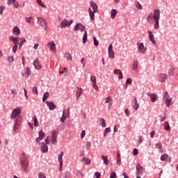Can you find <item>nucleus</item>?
I'll list each match as a JSON object with an SVG mask.
<instances>
[{"instance_id": "f257e3e1", "label": "nucleus", "mask_w": 178, "mask_h": 178, "mask_svg": "<svg viewBox=\"0 0 178 178\" xmlns=\"http://www.w3.org/2000/svg\"><path fill=\"white\" fill-rule=\"evenodd\" d=\"M20 164H21V168L23 169V170L25 172H29V156L24 152H23L22 154H21Z\"/></svg>"}, {"instance_id": "f03ea898", "label": "nucleus", "mask_w": 178, "mask_h": 178, "mask_svg": "<svg viewBox=\"0 0 178 178\" xmlns=\"http://www.w3.org/2000/svg\"><path fill=\"white\" fill-rule=\"evenodd\" d=\"M90 7L88 8V13L90 20H95V13L98 12V6L97 3L93 1H90L89 3Z\"/></svg>"}, {"instance_id": "7ed1b4c3", "label": "nucleus", "mask_w": 178, "mask_h": 178, "mask_svg": "<svg viewBox=\"0 0 178 178\" xmlns=\"http://www.w3.org/2000/svg\"><path fill=\"white\" fill-rule=\"evenodd\" d=\"M161 17V14H160V10L156 9L154 10V20H155V25H154V29L157 30L159 29V20Z\"/></svg>"}, {"instance_id": "20e7f679", "label": "nucleus", "mask_w": 178, "mask_h": 178, "mask_svg": "<svg viewBox=\"0 0 178 178\" xmlns=\"http://www.w3.org/2000/svg\"><path fill=\"white\" fill-rule=\"evenodd\" d=\"M38 24L40 26H41L43 28V29H44L45 31L47 30V28H48L47 22L43 17H38Z\"/></svg>"}, {"instance_id": "39448f33", "label": "nucleus", "mask_w": 178, "mask_h": 178, "mask_svg": "<svg viewBox=\"0 0 178 178\" xmlns=\"http://www.w3.org/2000/svg\"><path fill=\"white\" fill-rule=\"evenodd\" d=\"M21 114V108H16L14 110H13L10 119L15 120L17 118H19V115Z\"/></svg>"}, {"instance_id": "423d86ee", "label": "nucleus", "mask_w": 178, "mask_h": 178, "mask_svg": "<svg viewBox=\"0 0 178 178\" xmlns=\"http://www.w3.org/2000/svg\"><path fill=\"white\" fill-rule=\"evenodd\" d=\"M138 52L141 54H145L146 53L147 49L144 46V43H137Z\"/></svg>"}, {"instance_id": "0eeeda50", "label": "nucleus", "mask_w": 178, "mask_h": 178, "mask_svg": "<svg viewBox=\"0 0 178 178\" xmlns=\"http://www.w3.org/2000/svg\"><path fill=\"white\" fill-rule=\"evenodd\" d=\"M73 30L74 31H80L81 32L84 31L86 30V26L83 25L81 23H77L74 25Z\"/></svg>"}, {"instance_id": "6e6552de", "label": "nucleus", "mask_w": 178, "mask_h": 178, "mask_svg": "<svg viewBox=\"0 0 178 178\" xmlns=\"http://www.w3.org/2000/svg\"><path fill=\"white\" fill-rule=\"evenodd\" d=\"M164 100L166 104V106L169 107L170 105H172V98H170V95L168 92H165L164 95Z\"/></svg>"}, {"instance_id": "1a4fd4ad", "label": "nucleus", "mask_w": 178, "mask_h": 178, "mask_svg": "<svg viewBox=\"0 0 178 178\" xmlns=\"http://www.w3.org/2000/svg\"><path fill=\"white\" fill-rule=\"evenodd\" d=\"M90 82L92 83V87L95 91H99V87L97 84V78L95 76H90Z\"/></svg>"}, {"instance_id": "9d476101", "label": "nucleus", "mask_w": 178, "mask_h": 178, "mask_svg": "<svg viewBox=\"0 0 178 178\" xmlns=\"http://www.w3.org/2000/svg\"><path fill=\"white\" fill-rule=\"evenodd\" d=\"M47 47L50 49L51 51H53L54 54L56 53V44L54 41L47 43Z\"/></svg>"}, {"instance_id": "9b49d317", "label": "nucleus", "mask_w": 178, "mask_h": 178, "mask_svg": "<svg viewBox=\"0 0 178 178\" xmlns=\"http://www.w3.org/2000/svg\"><path fill=\"white\" fill-rule=\"evenodd\" d=\"M57 138H58V133H56V131H54L51 133V144L55 145L57 142Z\"/></svg>"}, {"instance_id": "f8f14e48", "label": "nucleus", "mask_w": 178, "mask_h": 178, "mask_svg": "<svg viewBox=\"0 0 178 178\" xmlns=\"http://www.w3.org/2000/svg\"><path fill=\"white\" fill-rule=\"evenodd\" d=\"M108 57L113 59L115 58V52L113 50V44H111L108 47Z\"/></svg>"}, {"instance_id": "ddd939ff", "label": "nucleus", "mask_w": 178, "mask_h": 178, "mask_svg": "<svg viewBox=\"0 0 178 178\" xmlns=\"http://www.w3.org/2000/svg\"><path fill=\"white\" fill-rule=\"evenodd\" d=\"M45 138V133L40 130L39 132V137L35 138V141L39 143L41 140H43Z\"/></svg>"}, {"instance_id": "4468645a", "label": "nucleus", "mask_w": 178, "mask_h": 178, "mask_svg": "<svg viewBox=\"0 0 178 178\" xmlns=\"http://www.w3.org/2000/svg\"><path fill=\"white\" fill-rule=\"evenodd\" d=\"M145 168L140 165V164L136 165V171L139 175H142L144 173Z\"/></svg>"}, {"instance_id": "2eb2a0df", "label": "nucleus", "mask_w": 178, "mask_h": 178, "mask_svg": "<svg viewBox=\"0 0 178 178\" xmlns=\"http://www.w3.org/2000/svg\"><path fill=\"white\" fill-rule=\"evenodd\" d=\"M39 145H40L41 151L43 153H46L48 151V146L44 143H40Z\"/></svg>"}, {"instance_id": "dca6fc26", "label": "nucleus", "mask_w": 178, "mask_h": 178, "mask_svg": "<svg viewBox=\"0 0 178 178\" xmlns=\"http://www.w3.org/2000/svg\"><path fill=\"white\" fill-rule=\"evenodd\" d=\"M33 66L36 70H40L42 68L41 64L38 58H35L33 62Z\"/></svg>"}, {"instance_id": "f3484780", "label": "nucleus", "mask_w": 178, "mask_h": 178, "mask_svg": "<svg viewBox=\"0 0 178 178\" xmlns=\"http://www.w3.org/2000/svg\"><path fill=\"white\" fill-rule=\"evenodd\" d=\"M132 105H133V108L135 111H138L140 106L139 104L138 103L137 98H134V99L132 101Z\"/></svg>"}, {"instance_id": "a211bd4d", "label": "nucleus", "mask_w": 178, "mask_h": 178, "mask_svg": "<svg viewBox=\"0 0 178 178\" xmlns=\"http://www.w3.org/2000/svg\"><path fill=\"white\" fill-rule=\"evenodd\" d=\"M82 94H83V89L81 88L77 87V90H76V101H78L79 99V98L81 97Z\"/></svg>"}, {"instance_id": "6ab92c4d", "label": "nucleus", "mask_w": 178, "mask_h": 178, "mask_svg": "<svg viewBox=\"0 0 178 178\" xmlns=\"http://www.w3.org/2000/svg\"><path fill=\"white\" fill-rule=\"evenodd\" d=\"M149 39L152 42L153 44H156V41L154 40V36L152 31H148Z\"/></svg>"}, {"instance_id": "aec40b11", "label": "nucleus", "mask_w": 178, "mask_h": 178, "mask_svg": "<svg viewBox=\"0 0 178 178\" xmlns=\"http://www.w3.org/2000/svg\"><path fill=\"white\" fill-rule=\"evenodd\" d=\"M46 104L49 106V109L50 111H54L56 108V105L53 102H47Z\"/></svg>"}, {"instance_id": "412c9836", "label": "nucleus", "mask_w": 178, "mask_h": 178, "mask_svg": "<svg viewBox=\"0 0 178 178\" xmlns=\"http://www.w3.org/2000/svg\"><path fill=\"white\" fill-rule=\"evenodd\" d=\"M10 40L14 42L15 45H17L19 41V37H14V36H10Z\"/></svg>"}, {"instance_id": "4be33fe9", "label": "nucleus", "mask_w": 178, "mask_h": 178, "mask_svg": "<svg viewBox=\"0 0 178 178\" xmlns=\"http://www.w3.org/2000/svg\"><path fill=\"white\" fill-rule=\"evenodd\" d=\"M70 26V23L68 22V21L67 19H64L61 24H60V28L63 29L65 28L66 26Z\"/></svg>"}, {"instance_id": "5701e85b", "label": "nucleus", "mask_w": 178, "mask_h": 178, "mask_svg": "<svg viewBox=\"0 0 178 178\" xmlns=\"http://www.w3.org/2000/svg\"><path fill=\"white\" fill-rule=\"evenodd\" d=\"M149 97H150V100L152 103H154L156 101V99H158V97H157L156 94H155V93L149 95Z\"/></svg>"}, {"instance_id": "b1692460", "label": "nucleus", "mask_w": 178, "mask_h": 178, "mask_svg": "<svg viewBox=\"0 0 178 178\" xmlns=\"http://www.w3.org/2000/svg\"><path fill=\"white\" fill-rule=\"evenodd\" d=\"M161 82H165L166 79H168V75L165 73H161L159 75Z\"/></svg>"}, {"instance_id": "393cba45", "label": "nucleus", "mask_w": 178, "mask_h": 178, "mask_svg": "<svg viewBox=\"0 0 178 178\" xmlns=\"http://www.w3.org/2000/svg\"><path fill=\"white\" fill-rule=\"evenodd\" d=\"M13 34H14L16 36L19 35V34H20V29H19V28L17 27V26H15L14 28V29H13Z\"/></svg>"}, {"instance_id": "a878e982", "label": "nucleus", "mask_w": 178, "mask_h": 178, "mask_svg": "<svg viewBox=\"0 0 178 178\" xmlns=\"http://www.w3.org/2000/svg\"><path fill=\"white\" fill-rule=\"evenodd\" d=\"M63 115L67 118H70V107L68 108V109L63 111Z\"/></svg>"}, {"instance_id": "bb28decb", "label": "nucleus", "mask_w": 178, "mask_h": 178, "mask_svg": "<svg viewBox=\"0 0 178 178\" xmlns=\"http://www.w3.org/2000/svg\"><path fill=\"white\" fill-rule=\"evenodd\" d=\"M64 155V152H61L59 153V154L58 155V161L59 162V163H63V156Z\"/></svg>"}, {"instance_id": "cd10ccee", "label": "nucleus", "mask_w": 178, "mask_h": 178, "mask_svg": "<svg viewBox=\"0 0 178 178\" xmlns=\"http://www.w3.org/2000/svg\"><path fill=\"white\" fill-rule=\"evenodd\" d=\"M49 97H50L49 92H47L46 93H44L43 95L42 102H45L47 100V98H49Z\"/></svg>"}, {"instance_id": "c85d7f7f", "label": "nucleus", "mask_w": 178, "mask_h": 178, "mask_svg": "<svg viewBox=\"0 0 178 178\" xmlns=\"http://www.w3.org/2000/svg\"><path fill=\"white\" fill-rule=\"evenodd\" d=\"M117 13H118L117 10H115V9H112L111 13V19H115V17Z\"/></svg>"}, {"instance_id": "c756f323", "label": "nucleus", "mask_w": 178, "mask_h": 178, "mask_svg": "<svg viewBox=\"0 0 178 178\" xmlns=\"http://www.w3.org/2000/svg\"><path fill=\"white\" fill-rule=\"evenodd\" d=\"M138 61L134 60L133 62V65H132L133 70H136L138 69Z\"/></svg>"}, {"instance_id": "7c9ffc66", "label": "nucleus", "mask_w": 178, "mask_h": 178, "mask_svg": "<svg viewBox=\"0 0 178 178\" xmlns=\"http://www.w3.org/2000/svg\"><path fill=\"white\" fill-rule=\"evenodd\" d=\"M87 37H88V33H87V31H86L85 33L83 34V38H82L83 44L86 43V41H87V39H88Z\"/></svg>"}, {"instance_id": "2f4dec72", "label": "nucleus", "mask_w": 178, "mask_h": 178, "mask_svg": "<svg viewBox=\"0 0 178 178\" xmlns=\"http://www.w3.org/2000/svg\"><path fill=\"white\" fill-rule=\"evenodd\" d=\"M163 126L165 131H170V127L168 122H164Z\"/></svg>"}, {"instance_id": "473e14b6", "label": "nucleus", "mask_w": 178, "mask_h": 178, "mask_svg": "<svg viewBox=\"0 0 178 178\" xmlns=\"http://www.w3.org/2000/svg\"><path fill=\"white\" fill-rule=\"evenodd\" d=\"M153 19H154V14H150L147 17V22L151 23L153 21Z\"/></svg>"}, {"instance_id": "72a5a7b5", "label": "nucleus", "mask_w": 178, "mask_h": 178, "mask_svg": "<svg viewBox=\"0 0 178 178\" xmlns=\"http://www.w3.org/2000/svg\"><path fill=\"white\" fill-rule=\"evenodd\" d=\"M26 40L25 38H22L20 42L19 43V49H21L23 44L26 43Z\"/></svg>"}, {"instance_id": "f704fd0d", "label": "nucleus", "mask_w": 178, "mask_h": 178, "mask_svg": "<svg viewBox=\"0 0 178 178\" xmlns=\"http://www.w3.org/2000/svg\"><path fill=\"white\" fill-rule=\"evenodd\" d=\"M168 159V154H165L161 155V161H165Z\"/></svg>"}, {"instance_id": "c9c22d12", "label": "nucleus", "mask_w": 178, "mask_h": 178, "mask_svg": "<svg viewBox=\"0 0 178 178\" xmlns=\"http://www.w3.org/2000/svg\"><path fill=\"white\" fill-rule=\"evenodd\" d=\"M102 159L103 160V162L104 163L105 165H108V156H102Z\"/></svg>"}, {"instance_id": "e433bc0d", "label": "nucleus", "mask_w": 178, "mask_h": 178, "mask_svg": "<svg viewBox=\"0 0 178 178\" xmlns=\"http://www.w3.org/2000/svg\"><path fill=\"white\" fill-rule=\"evenodd\" d=\"M82 162H83V165L90 164V160L89 159H87V158H83L82 159Z\"/></svg>"}, {"instance_id": "4c0bfd02", "label": "nucleus", "mask_w": 178, "mask_h": 178, "mask_svg": "<svg viewBox=\"0 0 178 178\" xmlns=\"http://www.w3.org/2000/svg\"><path fill=\"white\" fill-rule=\"evenodd\" d=\"M19 118H16L15 122V126H14V131H16L17 127H19Z\"/></svg>"}, {"instance_id": "58836bf2", "label": "nucleus", "mask_w": 178, "mask_h": 178, "mask_svg": "<svg viewBox=\"0 0 178 178\" xmlns=\"http://www.w3.org/2000/svg\"><path fill=\"white\" fill-rule=\"evenodd\" d=\"M26 74L28 76H30L31 75V70L29 67L26 68V73H22V76L24 77L26 76Z\"/></svg>"}, {"instance_id": "ea45409f", "label": "nucleus", "mask_w": 178, "mask_h": 178, "mask_svg": "<svg viewBox=\"0 0 178 178\" xmlns=\"http://www.w3.org/2000/svg\"><path fill=\"white\" fill-rule=\"evenodd\" d=\"M33 121H34V126L35 127H38L39 126V122H38L37 117L35 115L33 116Z\"/></svg>"}, {"instance_id": "a19ab883", "label": "nucleus", "mask_w": 178, "mask_h": 178, "mask_svg": "<svg viewBox=\"0 0 178 178\" xmlns=\"http://www.w3.org/2000/svg\"><path fill=\"white\" fill-rule=\"evenodd\" d=\"M93 40H94V44L95 47H98L99 46V41L97 40V38H95V36L93 37Z\"/></svg>"}, {"instance_id": "79ce46f5", "label": "nucleus", "mask_w": 178, "mask_h": 178, "mask_svg": "<svg viewBox=\"0 0 178 178\" xmlns=\"http://www.w3.org/2000/svg\"><path fill=\"white\" fill-rule=\"evenodd\" d=\"M32 92H33V93H35L36 95H38V89H37V87H36V86H34V87L32 88Z\"/></svg>"}, {"instance_id": "37998d69", "label": "nucleus", "mask_w": 178, "mask_h": 178, "mask_svg": "<svg viewBox=\"0 0 178 178\" xmlns=\"http://www.w3.org/2000/svg\"><path fill=\"white\" fill-rule=\"evenodd\" d=\"M136 7L139 10H142V6L138 1L136 2Z\"/></svg>"}, {"instance_id": "c03bdc74", "label": "nucleus", "mask_w": 178, "mask_h": 178, "mask_svg": "<svg viewBox=\"0 0 178 178\" xmlns=\"http://www.w3.org/2000/svg\"><path fill=\"white\" fill-rule=\"evenodd\" d=\"M36 2H38V3L41 6L42 8H45V5L44 3H42V1L41 0H36Z\"/></svg>"}, {"instance_id": "a18cd8bd", "label": "nucleus", "mask_w": 178, "mask_h": 178, "mask_svg": "<svg viewBox=\"0 0 178 178\" xmlns=\"http://www.w3.org/2000/svg\"><path fill=\"white\" fill-rule=\"evenodd\" d=\"M155 147H156V149H159L162 150L163 146H162L161 143H156L155 145Z\"/></svg>"}, {"instance_id": "49530a36", "label": "nucleus", "mask_w": 178, "mask_h": 178, "mask_svg": "<svg viewBox=\"0 0 178 178\" xmlns=\"http://www.w3.org/2000/svg\"><path fill=\"white\" fill-rule=\"evenodd\" d=\"M38 178H47L44 172H40L38 174Z\"/></svg>"}, {"instance_id": "de8ad7c7", "label": "nucleus", "mask_w": 178, "mask_h": 178, "mask_svg": "<svg viewBox=\"0 0 178 178\" xmlns=\"http://www.w3.org/2000/svg\"><path fill=\"white\" fill-rule=\"evenodd\" d=\"M46 144L49 145L51 143V136H47L45 139Z\"/></svg>"}, {"instance_id": "09e8293b", "label": "nucleus", "mask_w": 178, "mask_h": 178, "mask_svg": "<svg viewBox=\"0 0 178 178\" xmlns=\"http://www.w3.org/2000/svg\"><path fill=\"white\" fill-rule=\"evenodd\" d=\"M65 58H67V60H70V61H72V56L71 54L70 53H67L65 54Z\"/></svg>"}, {"instance_id": "8fccbe9b", "label": "nucleus", "mask_w": 178, "mask_h": 178, "mask_svg": "<svg viewBox=\"0 0 178 178\" xmlns=\"http://www.w3.org/2000/svg\"><path fill=\"white\" fill-rule=\"evenodd\" d=\"M101 121H102V127H106V120H104L103 118H102Z\"/></svg>"}, {"instance_id": "3c124183", "label": "nucleus", "mask_w": 178, "mask_h": 178, "mask_svg": "<svg viewBox=\"0 0 178 178\" xmlns=\"http://www.w3.org/2000/svg\"><path fill=\"white\" fill-rule=\"evenodd\" d=\"M85 136H86V131L85 130H82L81 131V139H83Z\"/></svg>"}, {"instance_id": "603ef678", "label": "nucleus", "mask_w": 178, "mask_h": 178, "mask_svg": "<svg viewBox=\"0 0 178 178\" xmlns=\"http://www.w3.org/2000/svg\"><path fill=\"white\" fill-rule=\"evenodd\" d=\"M110 178H117L116 172H111L110 175Z\"/></svg>"}, {"instance_id": "864d4df0", "label": "nucleus", "mask_w": 178, "mask_h": 178, "mask_svg": "<svg viewBox=\"0 0 178 178\" xmlns=\"http://www.w3.org/2000/svg\"><path fill=\"white\" fill-rule=\"evenodd\" d=\"M31 19H32V17H27V18H26V22L28 24H31Z\"/></svg>"}, {"instance_id": "5fc2aeb1", "label": "nucleus", "mask_w": 178, "mask_h": 178, "mask_svg": "<svg viewBox=\"0 0 178 178\" xmlns=\"http://www.w3.org/2000/svg\"><path fill=\"white\" fill-rule=\"evenodd\" d=\"M10 92H11V95H12L16 96V95H17L16 89H11V90H10Z\"/></svg>"}, {"instance_id": "6e6d98bb", "label": "nucleus", "mask_w": 178, "mask_h": 178, "mask_svg": "<svg viewBox=\"0 0 178 178\" xmlns=\"http://www.w3.org/2000/svg\"><path fill=\"white\" fill-rule=\"evenodd\" d=\"M66 119H68V118L65 117V115H63L62 118H60V121L63 123Z\"/></svg>"}, {"instance_id": "4d7b16f0", "label": "nucleus", "mask_w": 178, "mask_h": 178, "mask_svg": "<svg viewBox=\"0 0 178 178\" xmlns=\"http://www.w3.org/2000/svg\"><path fill=\"white\" fill-rule=\"evenodd\" d=\"M13 6H14L15 8H19V3H17V2L16 1V0H15V2L13 3Z\"/></svg>"}, {"instance_id": "13d9d810", "label": "nucleus", "mask_w": 178, "mask_h": 178, "mask_svg": "<svg viewBox=\"0 0 178 178\" xmlns=\"http://www.w3.org/2000/svg\"><path fill=\"white\" fill-rule=\"evenodd\" d=\"M168 75L169 76H173V69L171 68L168 70Z\"/></svg>"}, {"instance_id": "bf43d9fd", "label": "nucleus", "mask_w": 178, "mask_h": 178, "mask_svg": "<svg viewBox=\"0 0 178 178\" xmlns=\"http://www.w3.org/2000/svg\"><path fill=\"white\" fill-rule=\"evenodd\" d=\"M5 10L4 6H0V15H2L3 13V10Z\"/></svg>"}, {"instance_id": "052dcab7", "label": "nucleus", "mask_w": 178, "mask_h": 178, "mask_svg": "<svg viewBox=\"0 0 178 178\" xmlns=\"http://www.w3.org/2000/svg\"><path fill=\"white\" fill-rule=\"evenodd\" d=\"M105 100H106L105 104H108L110 102H112L111 97L106 98Z\"/></svg>"}, {"instance_id": "680f3d73", "label": "nucleus", "mask_w": 178, "mask_h": 178, "mask_svg": "<svg viewBox=\"0 0 178 178\" xmlns=\"http://www.w3.org/2000/svg\"><path fill=\"white\" fill-rule=\"evenodd\" d=\"M14 60H15L14 56L8 57V61H9L10 63H13Z\"/></svg>"}, {"instance_id": "e2e57ef3", "label": "nucleus", "mask_w": 178, "mask_h": 178, "mask_svg": "<svg viewBox=\"0 0 178 178\" xmlns=\"http://www.w3.org/2000/svg\"><path fill=\"white\" fill-rule=\"evenodd\" d=\"M101 175L100 172H95L94 178H100Z\"/></svg>"}, {"instance_id": "0e129e2a", "label": "nucleus", "mask_w": 178, "mask_h": 178, "mask_svg": "<svg viewBox=\"0 0 178 178\" xmlns=\"http://www.w3.org/2000/svg\"><path fill=\"white\" fill-rule=\"evenodd\" d=\"M127 84L131 85L132 83V79H127L126 81Z\"/></svg>"}, {"instance_id": "69168bd1", "label": "nucleus", "mask_w": 178, "mask_h": 178, "mask_svg": "<svg viewBox=\"0 0 178 178\" xmlns=\"http://www.w3.org/2000/svg\"><path fill=\"white\" fill-rule=\"evenodd\" d=\"M122 72L120 70H114L113 73L114 74L117 75L119 74V73Z\"/></svg>"}, {"instance_id": "338daca9", "label": "nucleus", "mask_w": 178, "mask_h": 178, "mask_svg": "<svg viewBox=\"0 0 178 178\" xmlns=\"http://www.w3.org/2000/svg\"><path fill=\"white\" fill-rule=\"evenodd\" d=\"M17 49V44H15V47H13V53L15 54Z\"/></svg>"}, {"instance_id": "774afa93", "label": "nucleus", "mask_w": 178, "mask_h": 178, "mask_svg": "<svg viewBox=\"0 0 178 178\" xmlns=\"http://www.w3.org/2000/svg\"><path fill=\"white\" fill-rule=\"evenodd\" d=\"M81 63L83 67H85V66H86V61H85L84 58H81Z\"/></svg>"}]
</instances>
